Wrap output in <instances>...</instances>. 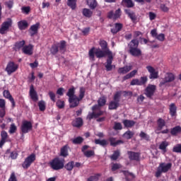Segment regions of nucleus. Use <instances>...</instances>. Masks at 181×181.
Instances as JSON below:
<instances>
[{
    "label": "nucleus",
    "mask_w": 181,
    "mask_h": 181,
    "mask_svg": "<svg viewBox=\"0 0 181 181\" xmlns=\"http://www.w3.org/2000/svg\"><path fill=\"white\" fill-rule=\"evenodd\" d=\"M88 54L91 60H95V57L98 59H103V57L108 56L105 67L107 71H111V70H112V59L114 57H112V52H111V50L104 51L100 48L95 49V47H93L89 50Z\"/></svg>",
    "instance_id": "1"
},
{
    "label": "nucleus",
    "mask_w": 181,
    "mask_h": 181,
    "mask_svg": "<svg viewBox=\"0 0 181 181\" xmlns=\"http://www.w3.org/2000/svg\"><path fill=\"white\" fill-rule=\"evenodd\" d=\"M107 104V98L105 96H102L98 100V105H94L91 110L92 112H89L87 119H89V121H91V119H97V118H100V117H102V115H104L105 114V112L103 110H101V107H104Z\"/></svg>",
    "instance_id": "2"
},
{
    "label": "nucleus",
    "mask_w": 181,
    "mask_h": 181,
    "mask_svg": "<svg viewBox=\"0 0 181 181\" xmlns=\"http://www.w3.org/2000/svg\"><path fill=\"white\" fill-rule=\"evenodd\" d=\"M74 94H76V88H74V86H72L68 90V92L66 93V95L67 97H69V103L70 104L69 108H76L78 103V99L77 98V96Z\"/></svg>",
    "instance_id": "3"
},
{
    "label": "nucleus",
    "mask_w": 181,
    "mask_h": 181,
    "mask_svg": "<svg viewBox=\"0 0 181 181\" xmlns=\"http://www.w3.org/2000/svg\"><path fill=\"white\" fill-rule=\"evenodd\" d=\"M65 162L66 160L64 158L56 157L49 162V165L50 168L53 169V170H60L64 168Z\"/></svg>",
    "instance_id": "4"
},
{
    "label": "nucleus",
    "mask_w": 181,
    "mask_h": 181,
    "mask_svg": "<svg viewBox=\"0 0 181 181\" xmlns=\"http://www.w3.org/2000/svg\"><path fill=\"white\" fill-rule=\"evenodd\" d=\"M170 169H172L171 163H168L167 164L165 163H160L155 174L156 177H160V176H162V173H167V172H169Z\"/></svg>",
    "instance_id": "5"
},
{
    "label": "nucleus",
    "mask_w": 181,
    "mask_h": 181,
    "mask_svg": "<svg viewBox=\"0 0 181 181\" xmlns=\"http://www.w3.org/2000/svg\"><path fill=\"white\" fill-rule=\"evenodd\" d=\"M122 93L121 91H117L115 93L113 96V100L110 101L109 103V110H117L119 107V102L121 101V95Z\"/></svg>",
    "instance_id": "6"
},
{
    "label": "nucleus",
    "mask_w": 181,
    "mask_h": 181,
    "mask_svg": "<svg viewBox=\"0 0 181 181\" xmlns=\"http://www.w3.org/2000/svg\"><path fill=\"white\" fill-rule=\"evenodd\" d=\"M12 25H13V21H12V18H7V21L3 22L1 25L0 35H6V33L9 32V29H11Z\"/></svg>",
    "instance_id": "7"
},
{
    "label": "nucleus",
    "mask_w": 181,
    "mask_h": 181,
    "mask_svg": "<svg viewBox=\"0 0 181 181\" xmlns=\"http://www.w3.org/2000/svg\"><path fill=\"white\" fill-rule=\"evenodd\" d=\"M35 160H36V154L31 153L30 156L25 158V160L21 164V166L25 170L29 169Z\"/></svg>",
    "instance_id": "8"
},
{
    "label": "nucleus",
    "mask_w": 181,
    "mask_h": 181,
    "mask_svg": "<svg viewBox=\"0 0 181 181\" xmlns=\"http://www.w3.org/2000/svg\"><path fill=\"white\" fill-rule=\"evenodd\" d=\"M18 69H19V66L17 64H15L13 62H9L6 65L5 71L7 72L8 76H11V74L15 73Z\"/></svg>",
    "instance_id": "9"
},
{
    "label": "nucleus",
    "mask_w": 181,
    "mask_h": 181,
    "mask_svg": "<svg viewBox=\"0 0 181 181\" xmlns=\"http://www.w3.org/2000/svg\"><path fill=\"white\" fill-rule=\"evenodd\" d=\"M146 83H148V76H141L140 79H132L130 82V86H145Z\"/></svg>",
    "instance_id": "10"
},
{
    "label": "nucleus",
    "mask_w": 181,
    "mask_h": 181,
    "mask_svg": "<svg viewBox=\"0 0 181 181\" xmlns=\"http://www.w3.org/2000/svg\"><path fill=\"white\" fill-rule=\"evenodd\" d=\"M33 128V125L32 124V122L25 120L23 122L21 129L23 134H28L29 131H32Z\"/></svg>",
    "instance_id": "11"
},
{
    "label": "nucleus",
    "mask_w": 181,
    "mask_h": 181,
    "mask_svg": "<svg viewBox=\"0 0 181 181\" xmlns=\"http://www.w3.org/2000/svg\"><path fill=\"white\" fill-rule=\"evenodd\" d=\"M146 69L148 70V73H150L149 78L150 80H155L159 77V72L153 68L152 66H147Z\"/></svg>",
    "instance_id": "12"
},
{
    "label": "nucleus",
    "mask_w": 181,
    "mask_h": 181,
    "mask_svg": "<svg viewBox=\"0 0 181 181\" xmlns=\"http://www.w3.org/2000/svg\"><path fill=\"white\" fill-rule=\"evenodd\" d=\"M175 80V75L172 73L166 74L165 78L160 82L159 87H163L166 83H172Z\"/></svg>",
    "instance_id": "13"
},
{
    "label": "nucleus",
    "mask_w": 181,
    "mask_h": 181,
    "mask_svg": "<svg viewBox=\"0 0 181 181\" xmlns=\"http://www.w3.org/2000/svg\"><path fill=\"white\" fill-rule=\"evenodd\" d=\"M155 91H156V86L149 84L145 90V95L148 98H152Z\"/></svg>",
    "instance_id": "14"
},
{
    "label": "nucleus",
    "mask_w": 181,
    "mask_h": 181,
    "mask_svg": "<svg viewBox=\"0 0 181 181\" xmlns=\"http://www.w3.org/2000/svg\"><path fill=\"white\" fill-rule=\"evenodd\" d=\"M121 18V8H118L114 13L113 11H110L107 13V18L113 19V21H117Z\"/></svg>",
    "instance_id": "15"
},
{
    "label": "nucleus",
    "mask_w": 181,
    "mask_h": 181,
    "mask_svg": "<svg viewBox=\"0 0 181 181\" xmlns=\"http://www.w3.org/2000/svg\"><path fill=\"white\" fill-rule=\"evenodd\" d=\"M39 29H40V23H36L35 24L32 25L29 29L30 36L33 37V36L38 33Z\"/></svg>",
    "instance_id": "16"
},
{
    "label": "nucleus",
    "mask_w": 181,
    "mask_h": 181,
    "mask_svg": "<svg viewBox=\"0 0 181 181\" xmlns=\"http://www.w3.org/2000/svg\"><path fill=\"white\" fill-rule=\"evenodd\" d=\"M129 160H135L139 162L141 160V153L134 151H127Z\"/></svg>",
    "instance_id": "17"
},
{
    "label": "nucleus",
    "mask_w": 181,
    "mask_h": 181,
    "mask_svg": "<svg viewBox=\"0 0 181 181\" xmlns=\"http://www.w3.org/2000/svg\"><path fill=\"white\" fill-rule=\"evenodd\" d=\"M124 13H126V15H127L128 18H129V19H131V21H132V22H133V23H135V22H136V21H138V16H136V14L135 13V12L131 11V9H129V8L124 9Z\"/></svg>",
    "instance_id": "18"
},
{
    "label": "nucleus",
    "mask_w": 181,
    "mask_h": 181,
    "mask_svg": "<svg viewBox=\"0 0 181 181\" xmlns=\"http://www.w3.org/2000/svg\"><path fill=\"white\" fill-rule=\"evenodd\" d=\"M22 52L24 54H27L28 56H32L33 54V45L29 44L28 45H25L22 48Z\"/></svg>",
    "instance_id": "19"
},
{
    "label": "nucleus",
    "mask_w": 181,
    "mask_h": 181,
    "mask_svg": "<svg viewBox=\"0 0 181 181\" xmlns=\"http://www.w3.org/2000/svg\"><path fill=\"white\" fill-rule=\"evenodd\" d=\"M30 97L34 103H36L39 100V96L37 95V92L35 90L33 85L30 87Z\"/></svg>",
    "instance_id": "20"
},
{
    "label": "nucleus",
    "mask_w": 181,
    "mask_h": 181,
    "mask_svg": "<svg viewBox=\"0 0 181 181\" xmlns=\"http://www.w3.org/2000/svg\"><path fill=\"white\" fill-rule=\"evenodd\" d=\"M71 125L72 127H74V128H81V127L84 125V122L83 121V118L81 117L76 118L72 121Z\"/></svg>",
    "instance_id": "21"
},
{
    "label": "nucleus",
    "mask_w": 181,
    "mask_h": 181,
    "mask_svg": "<svg viewBox=\"0 0 181 181\" xmlns=\"http://www.w3.org/2000/svg\"><path fill=\"white\" fill-rule=\"evenodd\" d=\"M122 28H124V25H122V23H115V27L110 29V32L113 35H117L118 32H121V30H122Z\"/></svg>",
    "instance_id": "22"
},
{
    "label": "nucleus",
    "mask_w": 181,
    "mask_h": 181,
    "mask_svg": "<svg viewBox=\"0 0 181 181\" xmlns=\"http://www.w3.org/2000/svg\"><path fill=\"white\" fill-rule=\"evenodd\" d=\"M129 53L134 57H139V56H142V51L138 47L129 49Z\"/></svg>",
    "instance_id": "23"
},
{
    "label": "nucleus",
    "mask_w": 181,
    "mask_h": 181,
    "mask_svg": "<svg viewBox=\"0 0 181 181\" xmlns=\"http://www.w3.org/2000/svg\"><path fill=\"white\" fill-rule=\"evenodd\" d=\"M122 173H123L124 179L127 181H133L135 177V175L132 173H129L128 170H122Z\"/></svg>",
    "instance_id": "24"
},
{
    "label": "nucleus",
    "mask_w": 181,
    "mask_h": 181,
    "mask_svg": "<svg viewBox=\"0 0 181 181\" xmlns=\"http://www.w3.org/2000/svg\"><path fill=\"white\" fill-rule=\"evenodd\" d=\"M18 28L19 30H26L29 28V23L25 20H22L18 22Z\"/></svg>",
    "instance_id": "25"
},
{
    "label": "nucleus",
    "mask_w": 181,
    "mask_h": 181,
    "mask_svg": "<svg viewBox=\"0 0 181 181\" xmlns=\"http://www.w3.org/2000/svg\"><path fill=\"white\" fill-rule=\"evenodd\" d=\"M109 142L110 143V146H118V145H121L124 144V141L122 140H117L115 137H110L108 139Z\"/></svg>",
    "instance_id": "26"
},
{
    "label": "nucleus",
    "mask_w": 181,
    "mask_h": 181,
    "mask_svg": "<svg viewBox=\"0 0 181 181\" xmlns=\"http://www.w3.org/2000/svg\"><path fill=\"white\" fill-rule=\"evenodd\" d=\"M1 138L0 148H2V146H4L6 142V139H8V133L5 130L1 132Z\"/></svg>",
    "instance_id": "27"
},
{
    "label": "nucleus",
    "mask_w": 181,
    "mask_h": 181,
    "mask_svg": "<svg viewBox=\"0 0 181 181\" xmlns=\"http://www.w3.org/2000/svg\"><path fill=\"white\" fill-rule=\"evenodd\" d=\"M169 110H170V115L171 117H176V115L177 112V107L176 106V104L171 103L169 105Z\"/></svg>",
    "instance_id": "28"
},
{
    "label": "nucleus",
    "mask_w": 181,
    "mask_h": 181,
    "mask_svg": "<svg viewBox=\"0 0 181 181\" xmlns=\"http://www.w3.org/2000/svg\"><path fill=\"white\" fill-rule=\"evenodd\" d=\"M131 70H132V65L125 66L124 67L119 68L118 73L119 74H127V73H129Z\"/></svg>",
    "instance_id": "29"
},
{
    "label": "nucleus",
    "mask_w": 181,
    "mask_h": 181,
    "mask_svg": "<svg viewBox=\"0 0 181 181\" xmlns=\"http://www.w3.org/2000/svg\"><path fill=\"white\" fill-rule=\"evenodd\" d=\"M121 5L126 8H134L135 6V3H134L132 0H122Z\"/></svg>",
    "instance_id": "30"
},
{
    "label": "nucleus",
    "mask_w": 181,
    "mask_h": 181,
    "mask_svg": "<svg viewBox=\"0 0 181 181\" xmlns=\"http://www.w3.org/2000/svg\"><path fill=\"white\" fill-rule=\"evenodd\" d=\"M84 95H86V88L83 87H81V88H80V90H79V95H78V97H77V99H78L77 107H78V105L80 104V101H81V100H83V98H84Z\"/></svg>",
    "instance_id": "31"
},
{
    "label": "nucleus",
    "mask_w": 181,
    "mask_h": 181,
    "mask_svg": "<svg viewBox=\"0 0 181 181\" xmlns=\"http://www.w3.org/2000/svg\"><path fill=\"white\" fill-rule=\"evenodd\" d=\"M157 131H162V129H163V127L166 125V122H165V119L159 118L157 120Z\"/></svg>",
    "instance_id": "32"
},
{
    "label": "nucleus",
    "mask_w": 181,
    "mask_h": 181,
    "mask_svg": "<svg viewBox=\"0 0 181 181\" xmlns=\"http://www.w3.org/2000/svg\"><path fill=\"white\" fill-rule=\"evenodd\" d=\"M95 145H100V146H103V148H105L110 143L106 139H95Z\"/></svg>",
    "instance_id": "33"
},
{
    "label": "nucleus",
    "mask_w": 181,
    "mask_h": 181,
    "mask_svg": "<svg viewBox=\"0 0 181 181\" xmlns=\"http://www.w3.org/2000/svg\"><path fill=\"white\" fill-rule=\"evenodd\" d=\"M25 44L26 42L23 40L21 41L16 42L14 45L15 50H21V49H23Z\"/></svg>",
    "instance_id": "34"
},
{
    "label": "nucleus",
    "mask_w": 181,
    "mask_h": 181,
    "mask_svg": "<svg viewBox=\"0 0 181 181\" xmlns=\"http://www.w3.org/2000/svg\"><path fill=\"white\" fill-rule=\"evenodd\" d=\"M99 45L101 47V50H103L105 52H108L110 50V48H108V43L107 41L104 40H100L99 42Z\"/></svg>",
    "instance_id": "35"
},
{
    "label": "nucleus",
    "mask_w": 181,
    "mask_h": 181,
    "mask_svg": "<svg viewBox=\"0 0 181 181\" xmlns=\"http://www.w3.org/2000/svg\"><path fill=\"white\" fill-rule=\"evenodd\" d=\"M129 49H136L138 48V46H139V41L136 39L132 40L128 45Z\"/></svg>",
    "instance_id": "36"
},
{
    "label": "nucleus",
    "mask_w": 181,
    "mask_h": 181,
    "mask_svg": "<svg viewBox=\"0 0 181 181\" xmlns=\"http://www.w3.org/2000/svg\"><path fill=\"white\" fill-rule=\"evenodd\" d=\"M168 146H169V142L164 141H162L159 145V149H160L163 153H166V152H168V150L166 149Z\"/></svg>",
    "instance_id": "37"
},
{
    "label": "nucleus",
    "mask_w": 181,
    "mask_h": 181,
    "mask_svg": "<svg viewBox=\"0 0 181 181\" xmlns=\"http://www.w3.org/2000/svg\"><path fill=\"white\" fill-rule=\"evenodd\" d=\"M123 124L125 128H132L134 125H135V121L129 120V119H124L123 120Z\"/></svg>",
    "instance_id": "38"
},
{
    "label": "nucleus",
    "mask_w": 181,
    "mask_h": 181,
    "mask_svg": "<svg viewBox=\"0 0 181 181\" xmlns=\"http://www.w3.org/2000/svg\"><path fill=\"white\" fill-rule=\"evenodd\" d=\"M134 135H135V133L134 132H131V130H128L124 133V134L122 135V137L124 138L125 139H132Z\"/></svg>",
    "instance_id": "39"
},
{
    "label": "nucleus",
    "mask_w": 181,
    "mask_h": 181,
    "mask_svg": "<svg viewBox=\"0 0 181 181\" xmlns=\"http://www.w3.org/2000/svg\"><path fill=\"white\" fill-rule=\"evenodd\" d=\"M60 156H63V158H67V156H69V149L67 145L64 146L61 148Z\"/></svg>",
    "instance_id": "40"
},
{
    "label": "nucleus",
    "mask_w": 181,
    "mask_h": 181,
    "mask_svg": "<svg viewBox=\"0 0 181 181\" xmlns=\"http://www.w3.org/2000/svg\"><path fill=\"white\" fill-rule=\"evenodd\" d=\"M82 15L85 16V18H91L93 16V11L90 10V8H83Z\"/></svg>",
    "instance_id": "41"
},
{
    "label": "nucleus",
    "mask_w": 181,
    "mask_h": 181,
    "mask_svg": "<svg viewBox=\"0 0 181 181\" xmlns=\"http://www.w3.org/2000/svg\"><path fill=\"white\" fill-rule=\"evenodd\" d=\"M180 133H181V127L180 126H176V127H173V129H171L170 134L173 136H176V135H177V134H180Z\"/></svg>",
    "instance_id": "42"
},
{
    "label": "nucleus",
    "mask_w": 181,
    "mask_h": 181,
    "mask_svg": "<svg viewBox=\"0 0 181 181\" xmlns=\"http://www.w3.org/2000/svg\"><path fill=\"white\" fill-rule=\"evenodd\" d=\"M66 4L72 11H74L77 8V0H68Z\"/></svg>",
    "instance_id": "43"
},
{
    "label": "nucleus",
    "mask_w": 181,
    "mask_h": 181,
    "mask_svg": "<svg viewBox=\"0 0 181 181\" xmlns=\"http://www.w3.org/2000/svg\"><path fill=\"white\" fill-rule=\"evenodd\" d=\"M64 168L69 172H71L74 169V161H69L65 165L64 164Z\"/></svg>",
    "instance_id": "44"
},
{
    "label": "nucleus",
    "mask_w": 181,
    "mask_h": 181,
    "mask_svg": "<svg viewBox=\"0 0 181 181\" xmlns=\"http://www.w3.org/2000/svg\"><path fill=\"white\" fill-rule=\"evenodd\" d=\"M66 42L64 40L60 41L59 44V45L58 47V49H59L60 53H64V52H66Z\"/></svg>",
    "instance_id": "45"
},
{
    "label": "nucleus",
    "mask_w": 181,
    "mask_h": 181,
    "mask_svg": "<svg viewBox=\"0 0 181 181\" xmlns=\"http://www.w3.org/2000/svg\"><path fill=\"white\" fill-rule=\"evenodd\" d=\"M88 5L89 8L91 9H95L97 8V6L98 5V3H97V0H88Z\"/></svg>",
    "instance_id": "46"
},
{
    "label": "nucleus",
    "mask_w": 181,
    "mask_h": 181,
    "mask_svg": "<svg viewBox=\"0 0 181 181\" xmlns=\"http://www.w3.org/2000/svg\"><path fill=\"white\" fill-rule=\"evenodd\" d=\"M50 53L53 54V56L57 54V53H59V45L56 44L52 45L50 49Z\"/></svg>",
    "instance_id": "47"
},
{
    "label": "nucleus",
    "mask_w": 181,
    "mask_h": 181,
    "mask_svg": "<svg viewBox=\"0 0 181 181\" xmlns=\"http://www.w3.org/2000/svg\"><path fill=\"white\" fill-rule=\"evenodd\" d=\"M73 144L74 145H81V144H83L84 142V139L81 136H78L72 140Z\"/></svg>",
    "instance_id": "48"
},
{
    "label": "nucleus",
    "mask_w": 181,
    "mask_h": 181,
    "mask_svg": "<svg viewBox=\"0 0 181 181\" xmlns=\"http://www.w3.org/2000/svg\"><path fill=\"white\" fill-rule=\"evenodd\" d=\"M86 158H91V156H95V152L93 150L86 151L83 153Z\"/></svg>",
    "instance_id": "49"
},
{
    "label": "nucleus",
    "mask_w": 181,
    "mask_h": 181,
    "mask_svg": "<svg viewBox=\"0 0 181 181\" xmlns=\"http://www.w3.org/2000/svg\"><path fill=\"white\" fill-rule=\"evenodd\" d=\"M38 107L40 111H45L46 110V103L44 100L38 102Z\"/></svg>",
    "instance_id": "50"
},
{
    "label": "nucleus",
    "mask_w": 181,
    "mask_h": 181,
    "mask_svg": "<svg viewBox=\"0 0 181 181\" xmlns=\"http://www.w3.org/2000/svg\"><path fill=\"white\" fill-rule=\"evenodd\" d=\"M101 176V174L98 173L95 175H92L87 179V181H98L99 177Z\"/></svg>",
    "instance_id": "51"
},
{
    "label": "nucleus",
    "mask_w": 181,
    "mask_h": 181,
    "mask_svg": "<svg viewBox=\"0 0 181 181\" xmlns=\"http://www.w3.org/2000/svg\"><path fill=\"white\" fill-rule=\"evenodd\" d=\"M119 151H114L113 154L110 156V159L112 160H117L118 158H119Z\"/></svg>",
    "instance_id": "52"
},
{
    "label": "nucleus",
    "mask_w": 181,
    "mask_h": 181,
    "mask_svg": "<svg viewBox=\"0 0 181 181\" xmlns=\"http://www.w3.org/2000/svg\"><path fill=\"white\" fill-rule=\"evenodd\" d=\"M121 168H122V165H121V164L117 163H113L112 165L111 170L112 172H115V170H118V169H121Z\"/></svg>",
    "instance_id": "53"
},
{
    "label": "nucleus",
    "mask_w": 181,
    "mask_h": 181,
    "mask_svg": "<svg viewBox=\"0 0 181 181\" xmlns=\"http://www.w3.org/2000/svg\"><path fill=\"white\" fill-rule=\"evenodd\" d=\"M3 95L4 98H6L7 100H11V98H13V97H12V95H11L9 90H4Z\"/></svg>",
    "instance_id": "54"
},
{
    "label": "nucleus",
    "mask_w": 181,
    "mask_h": 181,
    "mask_svg": "<svg viewBox=\"0 0 181 181\" xmlns=\"http://www.w3.org/2000/svg\"><path fill=\"white\" fill-rule=\"evenodd\" d=\"M17 130H18V127H16V125H15V124L13 123L10 126L8 132L9 134H15V132H16Z\"/></svg>",
    "instance_id": "55"
},
{
    "label": "nucleus",
    "mask_w": 181,
    "mask_h": 181,
    "mask_svg": "<svg viewBox=\"0 0 181 181\" xmlns=\"http://www.w3.org/2000/svg\"><path fill=\"white\" fill-rule=\"evenodd\" d=\"M139 136L140 138H141V139H145V141H149L150 139L149 135L144 132H141V133L139 134Z\"/></svg>",
    "instance_id": "56"
},
{
    "label": "nucleus",
    "mask_w": 181,
    "mask_h": 181,
    "mask_svg": "<svg viewBox=\"0 0 181 181\" xmlns=\"http://www.w3.org/2000/svg\"><path fill=\"white\" fill-rule=\"evenodd\" d=\"M113 129H115V131H119L122 129V124H121L120 122H115Z\"/></svg>",
    "instance_id": "57"
},
{
    "label": "nucleus",
    "mask_w": 181,
    "mask_h": 181,
    "mask_svg": "<svg viewBox=\"0 0 181 181\" xmlns=\"http://www.w3.org/2000/svg\"><path fill=\"white\" fill-rule=\"evenodd\" d=\"M56 105L59 108V110H62V108H64V101H62V100H58L57 101Z\"/></svg>",
    "instance_id": "58"
},
{
    "label": "nucleus",
    "mask_w": 181,
    "mask_h": 181,
    "mask_svg": "<svg viewBox=\"0 0 181 181\" xmlns=\"http://www.w3.org/2000/svg\"><path fill=\"white\" fill-rule=\"evenodd\" d=\"M48 95L49 96L51 101H53V103H56V94H54L53 91H49L48 93Z\"/></svg>",
    "instance_id": "59"
},
{
    "label": "nucleus",
    "mask_w": 181,
    "mask_h": 181,
    "mask_svg": "<svg viewBox=\"0 0 181 181\" xmlns=\"http://www.w3.org/2000/svg\"><path fill=\"white\" fill-rule=\"evenodd\" d=\"M173 151L177 153H181V144H177L176 146L173 147Z\"/></svg>",
    "instance_id": "60"
},
{
    "label": "nucleus",
    "mask_w": 181,
    "mask_h": 181,
    "mask_svg": "<svg viewBox=\"0 0 181 181\" xmlns=\"http://www.w3.org/2000/svg\"><path fill=\"white\" fill-rule=\"evenodd\" d=\"M23 13H26L28 15L29 12H30V6H23L21 8Z\"/></svg>",
    "instance_id": "61"
},
{
    "label": "nucleus",
    "mask_w": 181,
    "mask_h": 181,
    "mask_svg": "<svg viewBox=\"0 0 181 181\" xmlns=\"http://www.w3.org/2000/svg\"><path fill=\"white\" fill-rule=\"evenodd\" d=\"M160 9H161L163 12H169V8L164 4L160 5Z\"/></svg>",
    "instance_id": "62"
},
{
    "label": "nucleus",
    "mask_w": 181,
    "mask_h": 181,
    "mask_svg": "<svg viewBox=\"0 0 181 181\" xmlns=\"http://www.w3.org/2000/svg\"><path fill=\"white\" fill-rule=\"evenodd\" d=\"M156 39L157 40H159L160 42H164L165 41V34L160 33L156 37Z\"/></svg>",
    "instance_id": "63"
},
{
    "label": "nucleus",
    "mask_w": 181,
    "mask_h": 181,
    "mask_svg": "<svg viewBox=\"0 0 181 181\" xmlns=\"http://www.w3.org/2000/svg\"><path fill=\"white\" fill-rule=\"evenodd\" d=\"M0 108H6V100L0 98Z\"/></svg>",
    "instance_id": "64"
}]
</instances>
